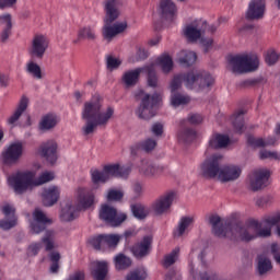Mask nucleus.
<instances>
[{"label":"nucleus","instance_id":"obj_1","mask_svg":"<svg viewBox=\"0 0 280 280\" xmlns=\"http://www.w3.org/2000/svg\"><path fill=\"white\" fill-rule=\"evenodd\" d=\"M212 226V233L215 237H229V240H241L242 242H252L257 237H270L272 228L261 229V223L257 220H249L247 225L235 219L222 222V218L218 214H212L209 218Z\"/></svg>","mask_w":280,"mask_h":280},{"label":"nucleus","instance_id":"obj_2","mask_svg":"<svg viewBox=\"0 0 280 280\" xmlns=\"http://www.w3.org/2000/svg\"><path fill=\"white\" fill-rule=\"evenodd\" d=\"M115 115V108L107 107L106 112L102 113V97L94 95L84 103L82 110V119L86 120L85 126L82 127L83 135H93L97 126H106L110 118Z\"/></svg>","mask_w":280,"mask_h":280},{"label":"nucleus","instance_id":"obj_3","mask_svg":"<svg viewBox=\"0 0 280 280\" xmlns=\"http://www.w3.org/2000/svg\"><path fill=\"white\" fill-rule=\"evenodd\" d=\"M185 84L190 91H211L215 84V78L209 72L190 71L187 73L176 74L171 82V93H176Z\"/></svg>","mask_w":280,"mask_h":280},{"label":"nucleus","instance_id":"obj_4","mask_svg":"<svg viewBox=\"0 0 280 280\" xmlns=\"http://www.w3.org/2000/svg\"><path fill=\"white\" fill-rule=\"evenodd\" d=\"M36 174L32 171L18 172L8 177V183L15 194H23L27 191L30 187H38L54 180V173L45 172L37 179H34Z\"/></svg>","mask_w":280,"mask_h":280},{"label":"nucleus","instance_id":"obj_5","mask_svg":"<svg viewBox=\"0 0 280 280\" xmlns=\"http://www.w3.org/2000/svg\"><path fill=\"white\" fill-rule=\"evenodd\" d=\"M119 0H106L104 2V10H105V25L103 27V37L105 40H113L117 34H121L126 32V28L128 27V24L126 22L116 23L114 25H110L114 23V21H117L119 19V8H117V2Z\"/></svg>","mask_w":280,"mask_h":280},{"label":"nucleus","instance_id":"obj_6","mask_svg":"<svg viewBox=\"0 0 280 280\" xmlns=\"http://www.w3.org/2000/svg\"><path fill=\"white\" fill-rule=\"evenodd\" d=\"M79 207L72 205H66L61 209L60 220L62 222H73L78 214L80 213V209H91L93 205H95V195L91 191H86L82 188L79 189L78 197Z\"/></svg>","mask_w":280,"mask_h":280},{"label":"nucleus","instance_id":"obj_7","mask_svg":"<svg viewBox=\"0 0 280 280\" xmlns=\"http://www.w3.org/2000/svg\"><path fill=\"white\" fill-rule=\"evenodd\" d=\"M228 61L233 73H250L259 68V57L255 54L231 56Z\"/></svg>","mask_w":280,"mask_h":280},{"label":"nucleus","instance_id":"obj_8","mask_svg":"<svg viewBox=\"0 0 280 280\" xmlns=\"http://www.w3.org/2000/svg\"><path fill=\"white\" fill-rule=\"evenodd\" d=\"M188 124L198 125L202 124V116L200 114H192L189 115L187 120L180 121V129L177 132V139L180 143H191L192 141H196V138L198 137V133L192 128L185 127Z\"/></svg>","mask_w":280,"mask_h":280},{"label":"nucleus","instance_id":"obj_9","mask_svg":"<svg viewBox=\"0 0 280 280\" xmlns=\"http://www.w3.org/2000/svg\"><path fill=\"white\" fill-rule=\"evenodd\" d=\"M222 154H212L208 159H206L200 165L201 176L203 178H219L220 172L222 170Z\"/></svg>","mask_w":280,"mask_h":280},{"label":"nucleus","instance_id":"obj_10","mask_svg":"<svg viewBox=\"0 0 280 280\" xmlns=\"http://www.w3.org/2000/svg\"><path fill=\"white\" fill-rule=\"evenodd\" d=\"M159 102H161V96L159 94H145L141 101V105L137 110L138 117L140 119H152L156 115V108H159Z\"/></svg>","mask_w":280,"mask_h":280},{"label":"nucleus","instance_id":"obj_11","mask_svg":"<svg viewBox=\"0 0 280 280\" xmlns=\"http://www.w3.org/2000/svg\"><path fill=\"white\" fill-rule=\"evenodd\" d=\"M100 219L108 226L117 228L128 220V215L124 212L118 213L117 209L108 205H103L100 210Z\"/></svg>","mask_w":280,"mask_h":280},{"label":"nucleus","instance_id":"obj_12","mask_svg":"<svg viewBox=\"0 0 280 280\" xmlns=\"http://www.w3.org/2000/svg\"><path fill=\"white\" fill-rule=\"evenodd\" d=\"M121 236L118 234H100L90 238V244L95 250H102L104 248H117Z\"/></svg>","mask_w":280,"mask_h":280},{"label":"nucleus","instance_id":"obj_13","mask_svg":"<svg viewBox=\"0 0 280 280\" xmlns=\"http://www.w3.org/2000/svg\"><path fill=\"white\" fill-rule=\"evenodd\" d=\"M270 180V171L268 168H257L249 175V185L252 191H259L264 187H268Z\"/></svg>","mask_w":280,"mask_h":280},{"label":"nucleus","instance_id":"obj_14","mask_svg":"<svg viewBox=\"0 0 280 280\" xmlns=\"http://www.w3.org/2000/svg\"><path fill=\"white\" fill-rule=\"evenodd\" d=\"M21 156H23V142L16 141L2 152V162L4 165H14L19 163Z\"/></svg>","mask_w":280,"mask_h":280},{"label":"nucleus","instance_id":"obj_15","mask_svg":"<svg viewBox=\"0 0 280 280\" xmlns=\"http://www.w3.org/2000/svg\"><path fill=\"white\" fill-rule=\"evenodd\" d=\"M49 49V38L45 35H35L33 37L30 55L32 58H37L38 60H43L45 54Z\"/></svg>","mask_w":280,"mask_h":280},{"label":"nucleus","instance_id":"obj_16","mask_svg":"<svg viewBox=\"0 0 280 280\" xmlns=\"http://www.w3.org/2000/svg\"><path fill=\"white\" fill-rule=\"evenodd\" d=\"M131 253L136 259H143L152 253V236H143L142 241L131 247Z\"/></svg>","mask_w":280,"mask_h":280},{"label":"nucleus","instance_id":"obj_17","mask_svg":"<svg viewBox=\"0 0 280 280\" xmlns=\"http://www.w3.org/2000/svg\"><path fill=\"white\" fill-rule=\"evenodd\" d=\"M265 12L266 0H252L246 12V19L248 21H257L259 19H264Z\"/></svg>","mask_w":280,"mask_h":280},{"label":"nucleus","instance_id":"obj_18","mask_svg":"<svg viewBox=\"0 0 280 280\" xmlns=\"http://www.w3.org/2000/svg\"><path fill=\"white\" fill-rule=\"evenodd\" d=\"M33 222L31 223V231L38 235V233H43L45 229H47L48 224H51V221L45 215V212L36 209L33 213Z\"/></svg>","mask_w":280,"mask_h":280},{"label":"nucleus","instance_id":"obj_19","mask_svg":"<svg viewBox=\"0 0 280 280\" xmlns=\"http://www.w3.org/2000/svg\"><path fill=\"white\" fill-rule=\"evenodd\" d=\"M107 180H110V176L115 178H128L132 172V166H121L119 164H108L103 167Z\"/></svg>","mask_w":280,"mask_h":280},{"label":"nucleus","instance_id":"obj_20","mask_svg":"<svg viewBox=\"0 0 280 280\" xmlns=\"http://www.w3.org/2000/svg\"><path fill=\"white\" fill-rule=\"evenodd\" d=\"M40 154L50 165L58 161V143L54 140H48L40 145Z\"/></svg>","mask_w":280,"mask_h":280},{"label":"nucleus","instance_id":"obj_21","mask_svg":"<svg viewBox=\"0 0 280 280\" xmlns=\"http://www.w3.org/2000/svg\"><path fill=\"white\" fill-rule=\"evenodd\" d=\"M174 198H176V194L174 191L166 192L162 197H160L152 206L153 211L158 215H162L172 207V202H174Z\"/></svg>","mask_w":280,"mask_h":280},{"label":"nucleus","instance_id":"obj_22","mask_svg":"<svg viewBox=\"0 0 280 280\" xmlns=\"http://www.w3.org/2000/svg\"><path fill=\"white\" fill-rule=\"evenodd\" d=\"M242 176V168L235 165L221 166L219 174V180L221 183H231V180H237Z\"/></svg>","mask_w":280,"mask_h":280},{"label":"nucleus","instance_id":"obj_23","mask_svg":"<svg viewBox=\"0 0 280 280\" xmlns=\"http://www.w3.org/2000/svg\"><path fill=\"white\" fill-rule=\"evenodd\" d=\"M60 198V188L58 186H50L45 188L42 194L44 207H54Z\"/></svg>","mask_w":280,"mask_h":280},{"label":"nucleus","instance_id":"obj_24","mask_svg":"<svg viewBox=\"0 0 280 280\" xmlns=\"http://www.w3.org/2000/svg\"><path fill=\"white\" fill-rule=\"evenodd\" d=\"M160 10L164 21L172 23L176 19V4L172 0H161Z\"/></svg>","mask_w":280,"mask_h":280},{"label":"nucleus","instance_id":"obj_25","mask_svg":"<svg viewBox=\"0 0 280 280\" xmlns=\"http://www.w3.org/2000/svg\"><path fill=\"white\" fill-rule=\"evenodd\" d=\"M0 24L2 25L0 32V40L2 43H8V40L12 36V15L10 13L1 15Z\"/></svg>","mask_w":280,"mask_h":280},{"label":"nucleus","instance_id":"obj_26","mask_svg":"<svg viewBox=\"0 0 280 280\" xmlns=\"http://www.w3.org/2000/svg\"><path fill=\"white\" fill-rule=\"evenodd\" d=\"M231 143V139L226 135L213 133L209 139V148L211 150H222Z\"/></svg>","mask_w":280,"mask_h":280},{"label":"nucleus","instance_id":"obj_27","mask_svg":"<svg viewBox=\"0 0 280 280\" xmlns=\"http://www.w3.org/2000/svg\"><path fill=\"white\" fill-rule=\"evenodd\" d=\"M194 222H196L194 217H182L173 231L174 237H183L189 231V226H194Z\"/></svg>","mask_w":280,"mask_h":280},{"label":"nucleus","instance_id":"obj_28","mask_svg":"<svg viewBox=\"0 0 280 280\" xmlns=\"http://www.w3.org/2000/svg\"><path fill=\"white\" fill-rule=\"evenodd\" d=\"M143 73V68H137L135 70H129L124 73L122 75V82L127 89H130V86H135L137 82H139V78Z\"/></svg>","mask_w":280,"mask_h":280},{"label":"nucleus","instance_id":"obj_29","mask_svg":"<svg viewBox=\"0 0 280 280\" xmlns=\"http://www.w3.org/2000/svg\"><path fill=\"white\" fill-rule=\"evenodd\" d=\"M247 143L252 148H266V145H275V143H277V138L269 137L267 138V140H264L262 138H255L254 136H248Z\"/></svg>","mask_w":280,"mask_h":280},{"label":"nucleus","instance_id":"obj_30","mask_svg":"<svg viewBox=\"0 0 280 280\" xmlns=\"http://www.w3.org/2000/svg\"><path fill=\"white\" fill-rule=\"evenodd\" d=\"M27 104H30V100L27 98V96H22L20 104L16 108V110L14 112V114L8 119V122L10 125L12 124H16V121H19V119L21 118V115H23V113H25V110H27Z\"/></svg>","mask_w":280,"mask_h":280},{"label":"nucleus","instance_id":"obj_31","mask_svg":"<svg viewBox=\"0 0 280 280\" xmlns=\"http://www.w3.org/2000/svg\"><path fill=\"white\" fill-rule=\"evenodd\" d=\"M196 60H198V56L191 50H182L178 54V62L183 67H191Z\"/></svg>","mask_w":280,"mask_h":280},{"label":"nucleus","instance_id":"obj_32","mask_svg":"<svg viewBox=\"0 0 280 280\" xmlns=\"http://www.w3.org/2000/svg\"><path fill=\"white\" fill-rule=\"evenodd\" d=\"M106 275H108V262L106 260L96 261V267L92 270V277L95 280H105Z\"/></svg>","mask_w":280,"mask_h":280},{"label":"nucleus","instance_id":"obj_33","mask_svg":"<svg viewBox=\"0 0 280 280\" xmlns=\"http://www.w3.org/2000/svg\"><path fill=\"white\" fill-rule=\"evenodd\" d=\"M163 170L152 163L148 162V160H142L141 166L139 168L140 174L144 176H156V174H161Z\"/></svg>","mask_w":280,"mask_h":280},{"label":"nucleus","instance_id":"obj_34","mask_svg":"<svg viewBox=\"0 0 280 280\" xmlns=\"http://www.w3.org/2000/svg\"><path fill=\"white\" fill-rule=\"evenodd\" d=\"M114 264L116 270H128V268L132 266V259H130V257L126 256L125 254H117L114 257Z\"/></svg>","mask_w":280,"mask_h":280},{"label":"nucleus","instance_id":"obj_35","mask_svg":"<svg viewBox=\"0 0 280 280\" xmlns=\"http://www.w3.org/2000/svg\"><path fill=\"white\" fill-rule=\"evenodd\" d=\"M244 115H246V112L244 109H240L232 116L233 127L236 132H238V135H242V132H244Z\"/></svg>","mask_w":280,"mask_h":280},{"label":"nucleus","instance_id":"obj_36","mask_svg":"<svg viewBox=\"0 0 280 280\" xmlns=\"http://www.w3.org/2000/svg\"><path fill=\"white\" fill-rule=\"evenodd\" d=\"M57 124L58 117L55 114H47L42 118L39 122V129L51 130V128H56Z\"/></svg>","mask_w":280,"mask_h":280},{"label":"nucleus","instance_id":"obj_37","mask_svg":"<svg viewBox=\"0 0 280 280\" xmlns=\"http://www.w3.org/2000/svg\"><path fill=\"white\" fill-rule=\"evenodd\" d=\"M257 261L258 275L262 276L272 270V262L268 259V257H266V255H258Z\"/></svg>","mask_w":280,"mask_h":280},{"label":"nucleus","instance_id":"obj_38","mask_svg":"<svg viewBox=\"0 0 280 280\" xmlns=\"http://www.w3.org/2000/svg\"><path fill=\"white\" fill-rule=\"evenodd\" d=\"M155 62L161 67L163 73H170L174 69V60H172L170 55L160 56Z\"/></svg>","mask_w":280,"mask_h":280},{"label":"nucleus","instance_id":"obj_39","mask_svg":"<svg viewBox=\"0 0 280 280\" xmlns=\"http://www.w3.org/2000/svg\"><path fill=\"white\" fill-rule=\"evenodd\" d=\"M184 36H186L189 43H196L202 36V31L194 25H187L184 30Z\"/></svg>","mask_w":280,"mask_h":280},{"label":"nucleus","instance_id":"obj_40","mask_svg":"<svg viewBox=\"0 0 280 280\" xmlns=\"http://www.w3.org/2000/svg\"><path fill=\"white\" fill-rule=\"evenodd\" d=\"M142 69L148 75L149 86H152L153 89L156 88L159 84V77H156V71L154 70V63L145 66Z\"/></svg>","mask_w":280,"mask_h":280},{"label":"nucleus","instance_id":"obj_41","mask_svg":"<svg viewBox=\"0 0 280 280\" xmlns=\"http://www.w3.org/2000/svg\"><path fill=\"white\" fill-rule=\"evenodd\" d=\"M90 174H91L92 183L94 185H100V184L104 185V183H108V176L106 175V172L104 171V168L103 171H100L97 168L91 170Z\"/></svg>","mask_w":280,"mask_h":280},{"label":"nucleus","instance_id":"obj_42","mask_svg":"<svg viewBox=\"0 0 280 280\" xmlns=\"http://www.w3.org/2000/svg\"><path fill=\"white\" fill-rule=\"evenodd\" d=\"M79 40L86 39V40H95V26H84L79 30L78 32Z\"/></svg>","mask_w":280,"mask_h":280},{"label":"nucleus","instance_id":"obj_43","mask_svg":"<svg viewBox=\"0 0 280 280\" xmlns=\"http://www.w3.org/2000/svg\"><path fill=\"white\" fill-rule=\"evenodd\" d=\"M189 102H190L189 96L183 95V94L177 93V92H172L171 104L175 108L178 107V106H185V104H189Z\"/></svg>","mask_w":280,"mask_h":280},{"label":"nucleus","instance_id":"obj_44","mask_svg":"<svg viewBox=\"0 0 280 280\" xmlns=\"http://www.w3.org/2000/svg\"><path fill=\"white\" fill-rule=\"evenodd\" d=\"M26 73H30V75L34 77L36 80H43V71L40 70V66L34 61L27 63Z\"/></svg>","mask_w":280,"mask_h":280},{"label":"nucleus","instance_id":"obj_45","mask_svg":"<svg viewBox=\"0 0 280 280\" xmlns=\"http://www.w3.org/2000/svg\"><path fill=\"white\" fill-rule=\"evenodd\" d=\"M179 254H180L179 247H176L170 254H167L163 260L164 268H170V266H174V264H176V259H178Z\"/></svg>","mask_w":280,"mask_h":280},{"label":"nucleus","instance_id":"obj_46","mask_svg":"<svg viewBox=\"0 0 280 280\" xmlns=\"http://www.w3.org/2000/svg\"><path fill=\"white\" fill-rule=\"evenodd\" d=\"M131 212L137 218V220H145V218H148V210H145V206L141 203L132 205Z\"/></svg>","mask_w":280,"mask_h":280},{"label":"nucleus","instance_id":"obj_47","mask_svg":"<svg viewBox=\"0 0 280 280\" xmlns=\"http://www.w3.org/2000/svg\"><path fill=\"white\" fill-rule=\"evenodd\" d=\"M148 279V271L143 268L133 269L128 276L126 280H145Z\"/></svg>","mask_w":280,"mask_h":280},{"label":"nucleus","instance_id":"obj_48","mask_svg":"<svg viewBox=\"0 0 280 280\" xmlns=\"http://www.w3.org/2000/svg\"><path fill=\"white\" fill-rule=\"evenodd\" d=\"M42 243L44 244L47 253H49V250H54V232L46 231L45 235L42 237Z\"/></svg>","mask_w":280,"mask_h":280},{"label":"nucleus","instance_id":"obj_49","mask_svg":"<svg viewBox=\"0 0 280 280\" xmlns=\"http://www.w3.org/2000/svg\"><path fill=\"white\" fill-rule=\"evenodd\" d=\"M262 222L269 226H277V224H280V212L264 217Z\"/></svg>","mask_w":280,"mask_h":280},{"label":"nucleus","instance_id":"obj_50","mask_svg":"<svg viewBox=\"0 0 280 280\" xmlns=\"http://www.w3.org/2000/svg\"><path fill=\"white\" fill-rule=\"evenodd\" d=\"M280 55L277 54L275 50H268L265 55V62L269 65V67H272V65H276V62L279 60Z\"/></svg>","mask_w":280,"mask_h":280},{"label":"nucleus","instance_id":"obj_51","mask_svg":"<svg viewBox=\"0 0 280 280\" xmlns=\"http://www.w3.org/2000/svg\"><path fill=\"white\" fill-rule=\"evenodd\" d=\"M14 226H16L15 215L11 217V220H8V219L0 220V229H2V231H10V229H14Z\"/></svg>","mask_w":280,"mask_h":280},{"label":"nucleus","instance_id":"obj_52","mask_svg":"<svg viewBox=\"0 0 280 280\" xmlns=\"http://www.w3.org/2000/svg\"><path fill=\"white\" fill-rule=\"evenodd\" d=\"M259 156L262 161L266 159H271L273 161H280V153H278L277 151L261 150L259 153Z\"/></svg>","mask_w":280,"mask_h":280},{"label":"nucleus","instance_id":"obj_53","mask_svg":"<svg viewBox=\"0 0 280 280\" xmlns=\"http://www.w3.org/2000/svg\"><path fill=\"white\" fill-rule=\"evenodd\" d=\"M124 198V192L121 190H115V189H110L107 194V200L109 202H119V200H121Z\"/></svg>","mask_w":280,"mask_h":280},{"label":"nucleus","instance_id":"obj_54","mask_svg":"<svg viewBox=\"0 0 280 280\" xmlns=\"http://www.w3.org/2000/svg\"><path fill=\"white\" fill-rule=\"evenodd\" d=\"M140 145L142 148V152H152L154 148H156V140L154 139H147L142 142H140Z\"/></svg>","mask_w":280,"mask_h":280},{"label":"nucleus","instance_id":"obj_55","mask_svg":"<svg viewBox=\"0 0 280 280\" xmlns=\"http://www.w3.org/2000/svg\"><path fill=\"white\" fill-rule=\"evenodd\" d=\"M121 67V61L113 56L107 57V69L114 71V69H119Z\"/></svg>","mask_w":280,"mask_h":280},{"label":"nucleus","instance_id":"obj_56","mask_svg":"<svg viewBox=\"0 0 280 280\" xmlns=\"http://www.w3.org/2000/svg\"><path fill=\"white\" fill-rule=\"evenodd\" d=\"M271 255H273V259L277 264H280V247L279 244H271Z\"/></svg>","mask_w":280,"mask_h":280},{"label":"nucleus","instance_id":"obj_57","mask_svg":"<svg viewBox=\"0 0 280 280\" xmlns=\"http://www.w3.org/2000/svg\"><path fill=\"white\" fill-rule=\"evenodd\" d=\"M19 0H0V10H8L14 8Z\"/></svg>","mask_w":280,"mask_h":280},{"label":"nucleus","instance_id":"obj_58","mask_svg":"<svg viewBox=\"0 0 280 280\" xmlns=\"http://www.w3.org/2000/svg\"><path fill=\"white\" fill-rule=\"evenodd\" d=\"M256 205L257 207H268V205H272V197H261L256 201Z\"/></svg>","mask_w":280,"mask_h":280},{"label":"nucleus","instance_id":"obj_59","mask_svg":"<svg viewBox=\"0 0 280 280\" xmlns=\"http://www.w3.org/2000/svg\"><path fill=\"white\" fill-rule=\"evenodd\" d=\"M84 279H86L84 271L79 270L71 273L66 280H84Z\"/></svg>","mask_w":280,"mask_h":280},{"label":"nucleus","instance_id":"obj_60","mask_svg":"<svg viewBox=\"0 0 280 280\" xmlns=\"http://www.w3.org/2000/svg\"><path fill=\"white\" fill-rule=\"evenodd\" d=\"M151 132L155 136V137H161V135H163V125L161 122H156L152 126L151 128Z\"/></svg>","mask_w":280,"mask_h":280},{"label":"nucleus","instance_id":"obj_61","mask_svg":"<svg viewBox=\"0 0 280 280\" xmlns=\"http://www.w3.org/2000/svg\"><path fill=\"white\" fill-rule=\"evenodd\" d=\"M132 191L136 198H139L143 194V185H141V183H135L132 186Z\"/></svg>","mask_w":280,"mask_h":280},{"label":"nucleus","instance_id":"obj_62","mask_svg":"<svg viewBox=\"0 0 280 280\" xmlns=\"http://www.w3.org/2000/svg\"><path fill=\"white\" fill-rule=\"evenodd\" d=\"M201 45L205 47V52L207 54L213 47V38H201Z\"/></svg>","mask_w":280,"mask_h":280},{"label":"nucleus","instance_id":"obj_63","mask_svg":"<svg viewBox=\"0 0 280 280\" xmlns=\"http://www.w3.org/2000/svg\"><path fill=\"white\" fill-rule=\"evenodd\" d=\"M42 247L43 245L40 243H33L32 245H30L28 250L30 253H32V255L36 256L40 252Z\"/></svg>","mask_w":280,"mask_h":280},{"label":"nucleus","instance_id":"obj_64","mask_svg":"<svg viewBox=\"0 0 280 280\" xmlns=\"http://www.w3.org/2000/svg\"><path fill=\"white\" fill-rule=\"evenodd\" d=\"M131 156H137L139 152H143V149L141 147V142H137L130 148Z\"/></svg>","mask_w":280,"mask_h":280}]
</instances>
